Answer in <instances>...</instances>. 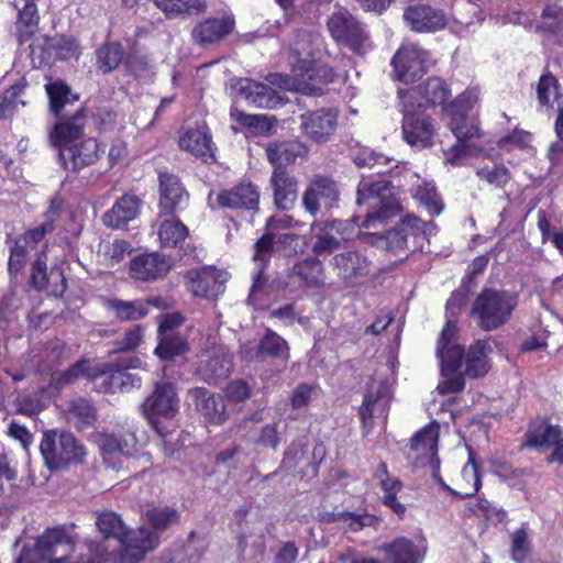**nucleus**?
<instances>
[{
	"mask_svg": "<svg viewBox=\"0 0 563 563\" xmlns=\"http://www.w3.org/2000/svg\"><path fill=\"white\" fill-rule=\"evenodd\" d=\"M48 132V141L52 146L57 147L59 152L71 146L80 140L86 139V113L84 108L77 109L69 117H62Z\"/></svg>",
	"mask_w": 563,
	"mask_h": 563,
	"instance_id": "nucleus-14",
	"label": "nucleus"
},
{
	"mask_svg": "<svg viewBox=\"0 0 563 563\" xmlns=\"http://www.w3.org/2000/svg\"><path fill=\"white\" fill-rule=\"evenodd\" d=\"M233 27L234 20L229 16L207 19L192 29L191 36L199 45L212 44L230 34Z\"/></svg>",
	"mask_w": 563,
	"mask_h": 563,
	"instance_id": "nucleus-32",
	"label": "nucleus"
},
{
	"mask_svg": "<svg viewBox=\"0 0 563 563\" xmlns=\"http://www.w3.org/2000/svg\"><path fill=\"white\" fill-rule=\"evenodd\" d=\"M389 404L390 396L388 386L385 383H379L376 390H369L366 393L358 409V415L365 433L372 431L374 427V419H382L383 421H386Z\"/></svg>",
	"mask_w": 563,
	"mask_h": 563,
	"instance_id": "nucleus-22",
	"label": "nucleus"
},
{
	"mask_svg": "<svg viewBox=\"0 0 563 563\" xmlns=\"http://www.w3.org/2000/svg\"><path fill=\"white\" fill-rule=\"evenodd\" d=\"M153 2L167 18H173L190 10L205 11L206 9V3L202 0H153Z\"/></svg>",
	"mask_w": 563,
	"mask_h": 563,
	"instance_id": "nucleus-57",
	"label": "nucleus"
},
{
	"mask_svg": "<svg viewBox=\"0 0 563 563\" xmlns=\"http://www.w3.org/2000/svg\"><path fill=\"white\" fill-rule=\"evenodd\" d=\"M64 412L67 422L79 431L92 427L97 418L93 404L82 397L69 400Z\"/></svg>",
	"mask_w": 563,
	"mask_h": 563,
	"instance_id": "nucleus-36",
	"label": "nucleus"
},
{
	"mask_svg": "<svg viewBox=\"0 0 563 563\" xmlns=\"http://www.w3.org/2000/svg\"><path fill=\"white\" fill-rule=\"evenodd\" d=\"M290 276L299 278L307 287H320L324 283L323 264L316 257H307L292 265Z\"/></svg>",
	"mask_w": 563,
	"mask_h": 563,
	"instance_id": "nucleus-38",
	"label": "nucleus"
},
{
	"mask_svg": "<svg viewBox=\"0 0 563 563\" xmlns=\"http://www.w3.org/2000/svg\"><path fill=\"white\" fill-rule=\"evenodd\" d=\"M413 197L419 200L430 214H440L443 203L432 183L422 181L412 188Z\"/></svg>",
	"mask_w": 563,
	"mask_h": 563,
	"instance_id": "nucleus-54",
	"label": "nucleus"
},
{
	"mask_svg": "<svg viewBox=\"0 0 563 563\" xmlns=\"http://www.w3.org/2000/svg\"><path fill=\"white\" fill-rule=\"evenodd\" d=\"M428 52L409 44L402 45L391 58L396 78L405 84L421 78L427 70Z\"/></svg>",
	"mask_w": 563,
	"mask_h": 563,
	"instance_id": "nucleus-13",
	"label": "nucleus"
},
{
	"mask_svg": "<svg viewBox=\"0 0 563 563\" xmlns=\"http://www.w3.org/2000/svg\"><path fill=\"white\" fill-rule=\"evenodd\" d=\"M143 416L153 421L155 416L172 418L179 408V398L172 383H156L153 393L140 406Z\"/></svg>",
	"mask_w": 563,
	"mask_h": 563,
	"instance_id": "nucleus-16",
	"label": "nucleus"
},
{
	"mask_svg": "<svg viewBox=\"0 0 563 563\" xmlns=\"http://www.w3.org/2000/svg\"><path fill=\"white\" fill-rule=\"evenodd\" d=\"M142 206V201L134 195H123L103 217V224L111 229H122L134 220Z\"/></svg>",
	"mask_w": 563,
	"mask_h": 563,
	"instance_id": "nucleus-29",
	"label": "nucleus"
},
{
	"mask_svg": "<svg viewBox=\"0 0 563 563\" xmlns=\"http://www.w3.org/2000/svg\"><path fill=\"white\" fill-rule=\"evenodd\" d=\"M518 305L515 294L494 288L483 289L474 299L470 316L484 331H494L506 324Z\"/></svg>",
	"mask_w": 563,
	"mask_h": 563,
	"instance_id": "nucleus-6",
	"label": "nucleus"
},
{
	"mask_svg": "<svg viewBox=\"0 0 563 563\" xmlns=\"http://www.w3.org/2000/svg\"><path fill=\"white\" fill-rule=\"evenodd\" d=\"M260 192L251 183H241L218 195V202L223 208L256 210Z\"/></svg>",
	"mask_w": 563,
	"mask_h": 563,
	"instance_id": "nucleus-27",
	"label": "nucleus"
},
{
	"mask_svg": "<svg viewBox=\"0 0 563 563\" xmlns=\"http://www.w3.org/2000/svg\"><path fill=\"white\" fill-rule=\"evenodd\" d=\"M339 112L333 108H322L300 115L303 133L317 143L325 142L335 131Z\"/></svg>",
	"mask_w": 563,
	"mask_h": 563,
	"instance_id": "nucleus-19",
	"label": "nucleus"
},
{
	"mask_svg": "<svg viewBox=\"0 0 563 563\" xmlns=\"http://www.w3.org/2000/svg\"><path fill=\"white\" fill-rule=\"evenodd\" d=\"M46 92L49 99V109L57 118L66 117L64 110L67 106L78 100V96L74 95L68 85L57 80L46 85Z\"/></svg>",
	"mask_w": 563,
	"mask_h": 563,
	"instance_id": "nucleus-39",
	"label": "nucleus"
},
{
	"mask_svg": "<svg viewBox=\"0 0 563 563\" xmlns=\"http://www.w3.org/2000/svg\"><path fill=\"white\" fill-rule=\"evenodd\" d=\"M477 177L494 188H503L510 179V174L504 165L485 166L477 169Z\"/></svg>",
	"mask_w": 563,
	"mask_h": 563,
	"instance_id": "nucleus-60",
	"label": "nucleus"
},
{
	"mask_svg": "<svg viewBox=\"0 0 563 563\" xmlns=\"http://www.w3.org/2000/svg\"><path fill=\"white\" fill-rule=\"evenodd\" d=\"M432 222H422L416 216H406L382 238L387 250L399 254L405 250L416 251L423 247V241L434 233Z\"/></svg>",
	"mask_w": 563,
	"mask_h": 563,
	"instance_id": "nucleus-9",
	"label": "nucleus"
},
{
	"mask_svg": "<svg viewBox=\"0 0 563 563\" xmlns=\"http://www.w3.org/2000/svg\"><path fill=\"white\" fill-rule=\"evenodd\" d=\"M88 376L91 378L96 377V371L89 367V362L81 360L77 361L75 364H73L66 371L56 373L53 375V380L58 386H64L68 384H73L78 378Z\"/></svg>",
	"mask_w": 563,
	"mask_h": 563,
	"instance_id": "nucleus-58",
	"label": "nucleus"
},
{
	"mask_svg": "<svg viewBox=\"0 0 563 563\" xmlns=\"http://www.w3.org/2000/svg\"><path fill=\"white\" fill-rule=\"evenodd\" d=\"M124 51L119 43H107L96 51L97 67L102 73H110L122 62Z\"/></svg>",
	"mask_w": 563,
	"mask_h": 563,
	"instance_id": "nucleus-51",
	"label": "nucleus"
},
{
	"mask_svg": "<svg viewBox=\"0 0 563 563\" xmlns=\"http://www.w3.org/2000/svg\"><path fill=\"white\" fill-rule=\"evenodd\" d=\"M384 495L382 497L383 504L390 508L398 517H404L406 514V507L404 504L397 500V494L402 488V483L397 478H385L379 484Z\"/></svg>",
	"mask_w": 563,
	"mask_h": 563,
	"instance_id": "nucleus-56",
	"label": "nucleus"
},
{
	"mask_svg": "<svg viewBox=\"0 0 563 563\" xmlns=\"http://www.w3.org/2000/svg\"><path fill=\"white\" fill-rule=\"evenodd\" d=\"M54 445V430L46 431L40 444L41 454L49 470L65 468L69 463L82 464L87 451L73 433L62 431L59 433V453L52 454Z\"/></svg>",
	"mask_w": 563,
	"mask_h": 563,
	"instance_id": "nucleus-10",
	"label": "nucleus"
},
{
	"mask_svg": "<svg viewBox=\"0 0 563 563\" xmlns=\"http://www.w3.org/2000/svg\"><path fill=\"white\" fill-rule=\"evenodd\" d=\"M238 92L256 108H275L279 104V98L272 87L249 78L239 80Z\"/></svg>",
	"mask_w": 563,
	"mask_h": 563,
	"instance_id": "nucleus-33",
	"label": "nucleus"
},
{
	"mask_svg": "<svg viewBox=\"0 0 563 563\" xmlns=\"http://www.w3.org/2000/svg\"><path fill=\"white\" fill-rule=\"evenodd\" d=\"M416 92H399V110L402 113V137L411 147L422 150L433 145L435 134L432 119L411 104Z\"/></svg>",
	"mask_w": 563,
	"mask_h": 563,
	"instance_id": "nucleus-7",
	"label": "nucleus"
},
{
	"mask_svg": "<svg viewBox=\"0 0 563 563\" xmlns=\"http://www.w3.org/2000/svg\"><path fill=\"white\" fill-rule=\"evenodd\" d=\"M377 521V517L368 512L344 511L341 528L345 531L358 532L365 527L375 526Z\"/></svg>",
	"mask_w": 563,
	"mask_h": 563,
	"instance_id": "nucleus-63",
	"label": "nucleus"
},
{
	"mask_svg": "<svg viewBox=\"0 0 563 563\" xmlns=\"http://www.w3.org/2000/svg\"><path fill=\"white\" fill-rule=\"evenodd\" d=\"M108 308L122 321L140 320L148 313L145 302L141 299L134 301L111 299L108 302Z\"/></svg>",
	"mask_w": 563,
	"mask_h": 563,
	"instance_id": "nucleus-47",
	"label": "nucleus"
},
{
	"mask_svg": "<svg viewBox=\"0 0 563 563\" xmlns=\"http://www.w3.org/2000/svg\"><path fill=\"white\" fill-rule=\"evenodd\" d=\"M144 517L154 532H162L179 521V512L168 506H155L144 514Z\"/></svg>",
	"mask_w": 563,
	"mask_h": 563,
	"instance_id": "nucleus-50",
	"label": "nucleus"
},
{
	"mask_svg": "<svg viewBox=\"0 0 563 563\" xmlns=\"http://www.w3.org/2000/svg\"><path fill=\"white\" fill-rule=\"evenodd\" d=\"M99 443L104 460L108 462L121 456L131 457L136 452V438L132 433H106L100 437Z\"/></svg>",
	"mask_w": 563,
	"mask_h": 563,
	"instance_id": "nucleus-34",
	"label": "nucleus"
},
{
	"mask_svg": "<svg viewBox=\"0 0 563 563\" xmlns=\"http://www.w3.org/2000/svg\"><path fill=\"white\" fill-rule=\"evenodd\" d=\"M158 533L141 527L126 528L115 550L109 551L104 540L87 539L88 563H139L145 555L156 549Z\"/></svg>",
	"mask_w": 563,
	"mask_h": 563,
	"instance_id": "nucleus-3",
	"label": "nucleus"
},
{
	"mask_svg": "<svg viewBox=\"0 0 563 563\" xmlns=\"http://www.w3.org/2000/svg\"><path fill=\"white\" fill-rule=\"evenodd\" d=\"M456 332L455 323L449 318L440 333L435 354L440 360L444 377L438 385L441 394L459 393L465 387V377L478 378L490 369L489 354L493 349L488 341L479 340L465 352L459 344L449 345Z\"/></svg>",
	"mask_w": 563,
	"mask_h": 563,
	"instance_id": "nucleus-1",
	"label": "nucleus"
},
{
	"mask_svg": "<svg viewBox=\"0 0 563 563\" xmlns=\"http://www.w3.org/2000/svg\"><path fill=\"white\" fill-rule=\"evenodd\" d=\"M439 424L432 422L416 433L410 443L408 459L417 465H430L432 468L439 466L438 452Z\"/></svg>",
	"mask_w": 563,
	"mask_h": 563,
	"instance_id": "nucleus-17",
	"label": "nucleus"
},
{
	"mask_svg": "<svg viewBox=\"0 0 563 563\" xmlns=\"http://www.w3.org/2000/svg\"><path fill=\"white\" fill-rule=\"evenodd\" d=\"M404 20L407 26L417 33H434L448 24L445 12L428 3L408 5L404 11Z\"/></svg>",
	"mask_w": 563,
	"mask_h": 563,
	"instance_id": "nucleus-15",
	"label": "nucleus"
},
{
	"mask_svg": "<svg viewBox=\"0 0 563 563\" xmlns=\"http://www.w3.org/2000/svg\"><path fill=\"white\" fill-rule=\"evenodd\" d=\"M95 525L103 538L115 539L119 542L128 528L122 518L111 510H97L95 511Z\"/></svg>",
	"mask_w": 563,
	"mask_h": 563,
	"instance_id": "nucleus-40",
	"label": "nucleus"
},
{
	"mask_svg": "<svg viewBox=\"0 0 563 563\" xmlns=\"http://www.w3.org/2000/svg\"><path fill=\"white\" fill-rule=\"evenodd\" d=\"M327 26L332 38L354 54L363 56L373 49V41L366 25L347 11L332 13Z\"/></svg>",
	"mask_w": 563,
	"mask_h": 563,
	"instance_id": "nucleus-8",
	"label": "nucleus"
},
{
	"mask_svg": "<svg viewBox=\"0 0 563 563\" xmlns=\"http://www.w3.org/2000/svg\"><path fill=\"white\" fill-rule=\"evenodd\" d=\"M60 205L56 201H52L49 209L45 213V221L33 228L27 230L22 236L18 240L26 245L29 249H33L38 242H41L46 234L53 232L55 225V218L58 214Z\"/></svg>",
	"mask_w": 563,
	"mask_h": 563,
	"instance_id": "nucleus-42",
	"label": "nucleus"
},
{
	"mask_svg": "<svg viewBox=\"0 0 563 563\" xmlns=\"http://www.w3.org/2000/svg\"><path fill=\"white\" fill-rule=\"evenodd\" d=\"M124 369L114 368L111 364H102L96 368L97 388L102 393L122 391Z\"/></svg>",
	"mask_w": 563,
	"mask_h": 563,
	"instance_id": "nucleus-44",
	"label": "nucleus"
},
{
	"mask_svg": "<svg viewBox=\"0 0 563 563\" xmlns=\"http://www.w3.org/2000/svg\"><path fill=\"white\" fill-rule=\"evenodd\" d=\"M99 158L100 145L95 137H86L58 152L62 166L74 173L93 165Z\"/></svg>",
	"mask_w": 563,
	"mask_h": 563,
	"instance_id": "nucleus-20",
	"label": "nucleus"
},
{
	"mask_svg": "<svg viewBox=\"0 0 563 563\" xmlns=\"http://www.w3.org/2000/svg\"><path fill=\"white\" fill-rule=\"evenodd\" d=\"M319 41V33L303 29L297 30L290 42L292 79L287 76L271 75V82L301 95L322 96L323 86L333 82L335 73L330 66L312 59L313 46Z\"/></svg>",
	"mask_w": 563,
	"mask_h": 563,
	"instance_id": "nucleus-2",
	"label": "nucleus"
},
{
	"mask_svg": "<svg viewBox=\"0 0 563 563\" xmlns=\"http://www.w3.org/2000/svg\"><path fill=\"white\" fill-rule=\"evenodd\" d=\"M341 220L324 222L316 235L312 251L314 254L330 253L338 250L342 244V236L333 235V229L340 228Z\"/></svg>",
	"mask_w": 563,
	"mask_h": 563,
	"instance_id": "nucleus-48",
	"label": "nucleus"
},
{
	"mask_svg": "<svg viewBox=\"0 0 563 563\" xmlns=\"http://www.w3.org/2000/svg\"><path fill=\"white\" fill-rule=\"evenodd\" d=\"M531 552V542L523 526L511 534V558L516 563H526Z\"/></svg>",
	"mask_w": 563,
	"mask_h": 563,
	"instance_id": "nucleus-59",
	"label": "nucleus"
},
{
	"mask_svg": "<svg viewBox=\"0 0 563 563\" xmlns=\"http://www.w3.org/2000/svg\"><path fill=\"white\" fill-rule=\"evenodd\" d=\"M233 368V356L223 344H212L201 352L197 362V375L208 384L227 379Z\"/></svg>",
	"mask_w": 563,
	"mask_h": 563,
	"instance_id": "nucleus-11",
	"label": "nucleus"
},
{
	"mask_svg": "<svg viewBox=\"0 0 563 563\" xmlns=\"http://www.w3.org/2000/svg\"><path fill=\"white\" fill-rule=\"evenodd\" d=\"M340 197L336 183L327 176L317 175L308 184L302 195V206L312 217L322 209H332Z\"/></svg>",
	"mask_w": 563,
	"mask_h": 563,
	"instance_id": "nucleus-12",
	"label": "nucleus"
},
{
	"mask_svg": "<svg viewBox=\"0 0 563 563\" xmlns=\"http://www.w3.org/2000/svg\"><path fill=\"white\" fill-rule=\"evenodd\" d=\"M391 563H421L424 551L407 538L400 537L383 547Z\"/></svg>",
	"mask_w": 563,
	"mask_h": 563,
	"instance_id": "nucleus-37",
	"label": "nucleus"
},
{
	"mask_svg": "<svg viewBox=\"0 0 563 563\" xmlns=\"http://www.w3.org/2000/svg\"><path fill=\"white\" fill-rule=\"evenodd\" d=\"M493 474L506 482L510 487L523 489L528 477L531 476V471L514 467L506 462H495L493 464Z\"/></svg>",
	"mask_w": 563,
	"mask_h": 563,
	"instance_id": "nucleus-49",
	"label": "nucleus"
},
{
	"mask_svg": "<svg viewBox=\"0 0 563 563\" xmlns=\"http://www.w3.org/2000/svg\"><path fill=\"white\" fill-rule=\"evenodd\" d=\"M24 88L25 84L18 82L12 85L0 96V118L12 114L19 104L25 106V102L19 99Z\"/></svg>",
	"mask_w": 563,
	"mask_h": 563,
	"instance_id": "nucleus-62",
	"label": "nucleus"
},
{
	"mask_svg": "<svg viewBox=\"0 0 563 563\" xmlns=\"http://www.w3.org/2000/svg\"><path fill=\"white\" fill-rule=\"evenodd\" d=\"M275 239L276 236L268 232L263 234L254 244L253 260L258 263L260 268L254 276L253 285L247 298V302L251 305L255 306L257 303V296L263 291L264 284L266 282L263 269L272 256Z\"/></svg>",
	"mask_w": 563,
	"mask_h": 563,
	"instance_id": "nucleus-30",
	"label": "nucleus"
},
{
	"mask_svg": "<svg viewBox=\"0 0 563 563\" xmlns=\"http://www.w3.org/2000/svg\"><path fill=\"white\" fill-rule=\"evenodd\" d=\"M331 265L341 279L352 280L365 277L371 272L372 261L357 250H349L334 255Z\"/></svg>",
	"mask_w": 563,
	"mask_h": 563,
	"instance_id": "nucleus-24",
	"label": "nucleus"
},
{
	"mask_svg": "<svg viewBox=\"0 0 563 563\" xmlns=\"http://www.w3.org/2000/svg\"><path fill=\"white\" fill-rule=\"evenodd\" d=\"M559 96L558 79L551 74H543L537 85V97L541 106H548Z\"/></svg>",
	"mask_w": 563,
	"mask_h": 563,
	"instance_id": "nucleus-61",
	"label": "nucleus"
},
{
	"mask_svg": "<svg viewBox=\"0 0 563 563\" xmlns=\"http://www.w3.org/2000/svg\"><path fill=\"white\" fill-rule=\"evenodd\" d=\"M479 99V89L477 87L470 88L461 93L454 104L446 109L450 114L448 123L450 130L456 137V143L445 152V162L452 165L465 155L470 154L473 148L471 141L481 137V131L475 123H468L465 112L474 108Z\"/></svg>",
	"mask_w": 563,
	"mask_h": 563,
	"instance_id": "nucleus-5",
	"label": "nucleus"
},
{
	"mask_svg": "<svg viewBox=\"0 0 563 563\" xmlns=\"http://www.w3.org/2000/svg\"><path fill=\"white\" fill-rule=\"evenodd\" d=\"M187 351V342L179 334H161V342L155 349V354L162 360H172Z\"/></svg>",
	"mask_w": 563,
	"mask_h": 563,
	"instance_id": "nucleus-52",
	"label": "nucleus"
},
{
	"mask_svg": "<svg viewBox=\"0 0 563 563\" xmlns=\"http://www.w3.org/2000/svg\"><path fill=\"white\" fill-rule=\"evenodd\" d=\"M353 161L360 167L368 166L369 168H374L375 175H385L396 166L394 158L382 153H377L368 147L358 151L354 155Z\"/></svg>",
	"mask_w": 563,
	"mask_h": 563,
	"instance_id": "nucleus-45",
	"label": "nucleus"
},
{
	"mask_svg": "<svg viewBox=\"0 0 563 563\" xmlns=\"http://www.w3.org/2000/svg\"><path fill=\"white\" fill-rule=\"evenodd\" d=\"M278 428L279 422L267 423L262 427L258 437L254 440V443L258 446L277 450L282 443V435Z\"/></svg>",
	"mask_w": 563,
	"mask_h": 563,
	"instance_id": "nucleus-64",
	"label": "nucleus"
},
{
	"mask_svg": "<svg viewBox=\"0 0 563 563\" xmlns=\"http://www.w3.org/2000/svg\"><path fill=\"white\" fill-rule=\"evenodd\" d=\"M172 267L167 256L159 252L142 253L129 264V275L139 282L152 283L165 277Z\"/></svg>",
	"mask_w": 563,
	"mask_h": 563,
	"instance_id": "nucleus-18",
	"label": "nucleus"
},
{
	"mask_svg": "<svg viewBox=\"0 0 563 563\" xmlns=\"http://www.w3.org/2000/svg\"><path fill=\"white\" fill-rule=\"evenodd\" d=\"M212 267L192 268L187 272V288L197 297L214 299L224 291V280Z\"/></svg>",
	"mask_w": 563,
	"mask_h": 563,
	"instance_id": "nucleus-23",
	"label": "nucleus"
},
{
	"mask_svg": "<svg viewBox=\"0 0 563 563\" xmlns=\"http://www.w3.org/2000/svg\"><path fill=\"white\" fill-rule=\"evenodd\" d=\"M306 153V146L297 141H275L266 147L267 158L275 168H285V165L294 163Z\"/></svg>",
	"mask_w": 563,
	"mask_h": 563,
	"instance_id": "nucleus-35",
	"label": "nucleus"
},
{
	"mask_svg": "<svg viewBox=\"0 0 563 563\" xmlns=\"http://www.w3.org/2000/svg\"><path fill=\"white\" fill-rule=\"evenodd\" d=\"M159 209L162 213L172 214L184 210L189 201V194L179 178L170 173H159Z\"/></svg>",
	"mask_w": 563,
	"mask_h": 563,
	"instance_id": "nucleus-21",
	"label": "nucleus"
},
{
	"mask_svg": "<svg viewBox=\"0 0 563 563\" xmlns=\"http://www.w3.org/2000/svg\"><path fill=\"white\" fill-rule=\"evenodd\" d=\"M189 397L208 422L221 424L227 420L225 402L222 396L203 387H196L189 390Z\"/></svg>",
	"mask_w": 563,
	"mask_h": 563,
	"instance_id": "nucleus-25",
	"label": "nucleus"
},
{
	"mask_svg": "<svg viewBox=\"0 0 563 563\" xmlns=\"http://www.w3.org/2000/svg\"><path fill=\"white\" fill-rule=\"evenodd\" d=\"M541 27L556 36L559 43L563 45V8L558 4L548 5L542 14Z\"/></svg>",
	"mask_w": 563,
	"mask_h": 563,
	"instance_id": "nucleus-55",
	"label": "nucleus"
},
{
	"mask_svg": "<svg viewBox=\"0 0 563 563\" xmlns=\"http://www.w3.org/2000/svg\"><path fill=\"white\" fill-rule=\"evenodd\" d=\"M357 205H367L368 210L362 228L376 229L395 217L400 205L393 194L390 181L384 175L362 176L357 186Z\"/></svg>",
	"mask_w": 563,
	"mask_h": 563,
	"instance_id": "nucleus-4",
	"label": "nucleus"
},
{
	"mask_svg": "<svg viewBox=\"0 0 563 563\" xmlns=\"http://www.w3.org/2000/svg\"><path fill=\"white\" fill-rule=\"evenodd\" d=\"M404 92H416L411 104L421 110L437 104H444L451 96V90L444 80L439 77L429 78L422 85L405 90Z\"/></svg>",
	"mask_w": 563,
	"mask_h": 563,
	"instance_id": "nucleus-28",
	"label": "nucleus"
},
{
	"mask_svg": "<svg viewBox=\"0 0 563 563\" xmlns=\"http://www.w3.org/2000/svg\"><path fill=\"white\" fill-rule=\"evenodd\" d=\"M554 426L544 419L532 421L526 432V441L522 445L526 448L543 449L551 432H555Z\"/></svg>",
	"mask_w": 563,
	"mask_h": 563,
	"instance_id": "nucleus-53",
	"label": "nucleus"
},
{
	"mask_svg": "<svg viewBox=\"0 0 563 563\" xmlns=\"http://www.w3.org/2000/svg\"><path fill=\"white\" fill-rule=\"evenodd\" d=\"M188 235V228L178 219H165L158 228V239L163 247H177Z\"/></svg>",
	"mask_w": 563,
	"mask_h": 563,
	"instance_id": "nucleus-46",
	"label": "nucleus"
},
{
	"mask_svg": "<svg viewBox=\"0 0 563 563\" xmlns=\"http://www.w3.org/2000/svg\"><path fill=\"white\" fill-rule=\"evenodd\" d=\"M179 146L205 163L214 161L213 143L206 125L185 129L179 136Z\"/></svg>",
	"mask_w": 563,
	"mask_h": 563,
	"instance_id": "nucleus-26",
	"label": "nucleus"
},
{
	"mask_svg": "<svg viewBox=\"0 0 563 563\" xmlns=\"http://www.w3.org/2000/svg\"><path fill=\"white\" fill-rule=\"evenodd\" d=\"M256 355L287 361L289 358V346L279 334L267 329L258 343Z\"/></svg>",
	"mask_w": 563,
	"mask_h": 563,
	"instance_id": "nucleus-41",
	"label": "nucleus"
},
{
	"mask_svg": "<svg viewBox=\"0 0 563 563\" xmlns=\"http://www.w3.org/2000/svg\"><path fill=\"white\" fill-rule=\"evenodd\" d=\"M271 185L274 190V203L279 210H289L297 200V179L286 168H274Z\"/></svg>",
	"mask_w": 563,
	"mask_h": 563,
	"instance_id": "nucleus-31",
	"label": "nucleus"
},
{
	"mask_svg": "<svg viewBox=\"0 0 563 563\" xmlns=\"http://www.w3.org/2000/svg\"><path fill=\"white\" fill-rule=\"evenodd\" d=\"M48 58L68 59L78 53V43L74 37L55 35L46 37L43 45Z\"/></svg>",
	"mask_w": 563,
	"mask_h": 563,
	"instance_id": "nucleus-43",
	"label": "nucleus"
}]
</instances>
